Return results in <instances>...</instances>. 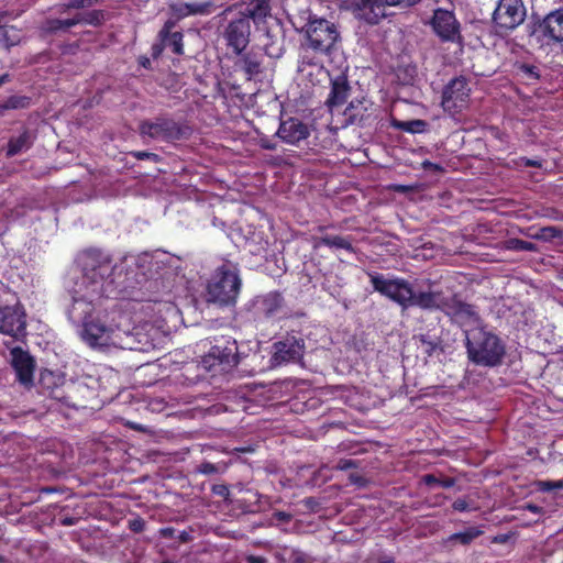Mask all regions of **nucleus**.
Instances as JSON below:
<instances>
[{
  "label": "nucleus",
  "mask_w": 563,
  "mask_h": 563,
  "mask_svg": "<svg viewBox=\"0 0 563 563\" xmlns=\"http://www.w3.org/2000/svg\"><path fill=\"white\" fill-rule=\"evenodd\" d=\"M238 66L245 73L247 79H252L262 71L261 60L252 54L244 55L239 62Z\"/></svg>",
  "instance_id": "28"
},
{
  "label": "nucleus",
  "mask_w": 563,
  "mask_h": 563,
  "mask_svg": "<svg viewBox=\"0 0 563 563\" xmlns=\"http://www.w3.org/2000/svg\"><path fill=\"white\" fill-rule=\"evenodd\" d=\"M170 10L176 20H181L187 16H190L189 13V4L185 2L170 4Z\"/></svg>",
  "instance_id": "35"
},
{
  "label": "nucleus",
  "mask_w": 563,
  "mask_h": 563,
  "mask_svg": "<svg viewBox=\"0 0 563 563\" xmlns=\"http://www.w3.org/2000/svg\"><path fill=\"white\" fill-rule=\"evenodd\" d=\"M525 69L527 70V73H529L532 77L537 78V74L533 71V68L532 67H525Z\"/></svg>",
  "instance_id": "52"
},
{
  "label": "nucleus",
  "mask_w": 563,
  "mask_h": 563,
  "mask_svg": "<svg viewBox=\"0 0 563 563\" xmlns=\"http://www.w3.org/2000/svg\"><path fill=\"white\" fill-rule=\"evenodd\" d=\"M261 146L266 150H275V144L268 140H261Z\"/></svg>",
  "instance_id": "44"
},
{
  "label": "nucleus",
  "mask_w": 563,
  "mask_h": 563,
  "mask_svg": "<svg viewBox=\"0 0 563 563\" xmlns=\"http://www.w3.org/2000/svg\"><path fill=\"white\" fill-rule=\"evenodd\" d=\"M466 347L470 360L484 366L497 365L505 353L500 340L482 329L466 331Z\"/></svg>",
  "instance_id": "3"
},
{
  "label": "nucleus",
  "mask_w": 563,
  "mask_h": 563,
  "mask_svg": "<svg viewBox=\"0 0 563 563\" xmlns=\"http://www.w3.org/2000/svg\"><path fill=\"white\" fill-rule=\"evenodd\" d=\"M303 29L309 46L319 52H325L332 47L339 36L334 24L316 16L311 18Z\"/></svg>",
  "instance_id": "8"
},
{
  "label": "nucleus",
  "mask_w": 563,
  "mask_h": 563,
  "mask_svg": "<svg viewBox=\"0 0 563 563\" xmlns=\"http://www.w3.org/2000/svg\"><path fill=\"white\" fill-rule=\"evenodd\" d=\"M247 562L249 563H266V560L264 558H261V556L251 555V556L247 558Z\"/></svg>",
  "instance_id": "46"
},
{
  "label": "nucleus",
  "mask_w": 563,
  "mask_h": 563,
  "mask_svg": "<svg viewBox=\"0 0 563 563\" xmlns=\"http://www.w3.org/2000/svg\"><path fill=\"white\" fill-rule=\"evenodd\" d=\"M540 31L552 41L563 42V9L547 14L540 24Z\"/></svg>",
  "instance_id": "23"
},
{
  "label": "nucleus",
  "mask_w": 563,
  "mask_h": 563,
  "mask_svg": "<svg viewBox=\"0 0 563 563\" xmlns=\"http://www.w3.org/2000/svg\"><path fill=\"white\" fill-rule=\"evenodd\" d=\"M409 124L410 128H408L407 130L410 132H420L426 125V123L421 120L411 121Z\"/></svg>",
  "instance_id": "41"
},
{
  "label": "nucleus",
  "mask_w": 563,
  "mask_h": 563,
  "mask_svg": "<svg viewBox=\"0 0 563 563\" xmlns=\"http://www.w3.org/2000/svg\"><path fill=\"white\" fill-rule=\"evenodd\" d=\"M273 362L280 365L289 362H298L303 355L305 344L301 339L288 336L283 341L274 344Z\"/></svg>",
  "instance_id": "16"
},
{
  "label": "nucleus",
  "mask_w": 563,
  "mask_h": 563,
  "mask_svg": "<svg viewBox=\"0 0 563 563\" xmlns=\"http://www.w3.org/2000/svg\"><path fill=\"white\" fill-rule=\"evenodd\" d=\"M235 11L245 15L249 21L253 20L254 23L258 24L271 13L269 0H251L245 7L232 5L227 8L222 15L228 16Z\"/></svg>",
  "instance_id": "18"
},
{
  "label": "nucleus",
  "mask_w": 563,
  "mask_h": 563,
  "mask_svg": "<svg viewBox=\"0 0 563 563\" xmlns=\"http://www.w3.org/2000/svg\"><path fill=\"white\" fill-rule=\"evenodd\" d=\"M537 487L541 492L553 490V481H539L537 482Z\"/></svg>",
  "instance_id": "39"
},
{
  "label": "nucleus",
  "mask_w": 563,
  "mask_h": 563,
  "mask_svg": "<svg viewBox=\"0 0 563 563\" xmlns=\"http://www.w3.org/2000/svg\"><path fill=\"white\" fill-rule=\"evenodd\" d=\"M33 144V136L29 131H23L20 135L11 137L8 143L7 156L12 157L26 152Z\"/></svg>",
  "instance_id": "26"
},
{
  "label": "nucleus",
  "mask_w": 563,
  "mask_h": 563,
  "mask_svg": "<svg viewBox=\"0 0 563 563\" xmlns=\"http://www.w3.org/2000/svg\"><path fill=\"white\" fill-rule=\"evenodd\" d=\"M482 531L477 528H470L466 531L454 533L451 536V540H455L461 542L462 544H467L472 542L474 539L479 537Z\"/></svg>",
  "instance_id": "33"
},
{
  "label": "nucleus",
  "mask_w": 563,
  "mask_h": 563,
  "mask_svg": "<svg viewBox=\"0 0 563 563\" xmlns=\"http://www.w3.org/2000/svg\"><path fill=\"white\" fill-rule=\"evenodd\" d=\"M422 165L426 168H432L434 170H441V167L438 164H433V163L428 162V161H426Z\"/></svg>",
  "instance_id": "47"
},
{
  "label": "nucleus",
  "mask_w": 563,
  "mask_h": 563,
  "mask_svg": "<svg viewBox=\"0 0 563 563\" xmlns=\"http://www.w3.org/2000/svg\"><path fill=\"white\" fill-rule=\"evenodd\" d=\"M128 317L118 310L97 311L93 318L84 323L79 331L81 340L91 347H119L130 345L121 340L124 321Z\"/></svg>",
  "instance_id": "2"
},
{
  "label": "nucleus",
  "mask_w": 563,
  "mask_h": 563,
  "mask_svg": "<svg viewBox=\"0 0 563 563\" xmlns=\"http://www.w3.org/2000/svg\"><path fill=\"white\" fill-rule=\"evenodd\" d=\"M0 29H2V26L0 25Z\"/></svg>",
  "instance_id": "57"
},
{
  "label": "nucleus",
  "mask_w": 563,
  "mask_h": 563,
  "mask_svg": "<svg viewBox=\"0 0 563 563\" xmlns=\"http://www.w3.org/2000/svg\"><path fill=\"white\" fill-rule=\"evenodd\" d=\"M188 4L190 15H208L213 11V3L211 1L190 2Z\"/></svg>",
  "instance_id": "32"
},
{
  "label": "nucleus",
  "mask_w": 563,
  "mask_h": 563,
  "mask_svg": "<svg viewBox=\"0 0 563 563\" xmlns=\"http://www.w3.org/2000/svg\"><path fill=\"white\" fill-rule=\"evenodd\" d=\"M12 366L16 373L18 379L23 385H29L33 380L34 361L20 347L11 351Z\"/></svg>",
  "instance_id": "20"
},
{
  "label": "nucleus",
  "mask_w": 563,
  "mask_h": 563,
  "mask_svg": "<svg viewBox=\"0 0 563 563\" xmlns=\"http://www.w3.org/2000/svg\"><path fill=\"white\" fill-rule=\"evenodd\" d=\"M238 345L235 341L221 340L203 356L201 364L208 372H229L238 364Z\"/></svg>",
  "instance_id": "6"
},
{
  "label": "nucleus",
  "mask_w": 563,
  "mask_h": 563,
  "mask_svg": "<svg viewBox=\"0 0 563 563\" xmlns=\"http://www.w3.org/2000/svg\"><path fill=\"white\" fill-rule=\"evenodd\" d=\"M526 166H541L540 162L532 159H522Z\"/></svg>",
  "instance_id": "48"
},
{
  "label": "nucleus",
  "mask_w": 563,
  "mask_h": 563,
  "mask_svg": "<svg viewBox=\"0 0 563 563\" xmlns=\"http://www.w3.org/2000/svg\"><path fill=\"white\" fill-rule=\"evenodd\" d=\"M435 34L446 42H459L461 40L460 24L453 12L438 9L433 13L431 21Z\"/></svg>",
  "instance_id": "14"
},
{
  "label": "nucleus",
  "mask_w": 563,
  "mask_h": 563,
  "mask_svg": "<svg viewBox=\"0 0 563 563\" xmlns=\"http://www.w3.org/2000/svg\"><path fill=\"white\" fill-rule=\"evenodd\" d=\"M162 41L166 46H170L175 54L180 55L184 53L183 34L180 32L168 34L162 37Z\"/></svg>",
  "instance_id": "31"
},
{
  "label": "nucleus",
  "mask_w": 563,
  "mask_h": 563,
  "mask_svg": "<svg viewBox=\"0 0 563 563\" xmlns=\"http://www.w3.org/2000/svg\"><path fill=\"white\" fill-rule=\"evenodd\" d=\"M525 509L533 512V514H543V509L537 505H533V504H527L523 506Z\"/></svg>",
  "instance_id": "43"
},
{
  "label": "nucleus",
  "mask_w": 563,
  "mask_h": 563,
  "mask_svg": "<svg viewBox=\"0 0 563 563\" xmlns=\"http://www.w3.org/2000/svg\"><path fill=\"white\" fill-rule=\"evenodd\" d=\"M369 279L375 291L397 302L405 309L412 307L415 291L407 280L383 274H369Z\"/></svg>",
  "instance_id": "5"
},
{
  "label": "nucleus",
  "mask_w": 563,
  "mask_h": 563,
  "mask_svg": "<svg viewBox=\"0 0 563 563\" xmlns=\"http://www.w3.org/2000/svg\"><path fill=\"white\" fill-rule=\"evenodd\" d=\"M553 489H563V479L553 481Z\"/></svg>",
  "instance_id": "49"
},
{
  "label": "nucleus",
  "mask_w": 563,
  "mask_h": 563,
  "mask_svg": "<svg viewBox=\"0 0 563 563\" xmlns=\"http://www.w3.org/2000/svg\"><path fill=\"white\" fill-rule=\"evenodd\" d=\"M283 298L278 294H268L260 301V309L266 317H273L282 308Z\"/></svg>",
  "instance_id": "29"
},
{
  "label": "nucleus",
  "mask_w": 563,
  "mask_h": 563,
  "mask_svg": "<svg viewBox=\"0 0 563 563\" xmlns=\"http://www.w3.org/2000/svg\"><path fill=\"white\" fill-rule=\"evenodd\" d=\"M98 13H76L73 18L69 19H56L51 21L49 27L52 30H66L79 23H97L98 22Z\"/></svg>",
  "instance_id": "25"
},
{
  "label": "nucleus",
  "mask_w": 563,
  "mask_h": 563,
  "mask_svg": "<svg viewBox=\"0 0 563 563\" xmlns=\"http://www.w3.org/2000/svg\"><path fill=\"white\" fill-rule=\"evenodd\" d=\"M350 87L344 77H338L332 80L331 91L325 101L330 112L334 114L335 110L340 108L349 96Z\"/></svg>",
  "instance_id": "24"
},
{
  "label": "nucleus",
  "mask_w": 563,
  "mask_h": 563,
  "mask_svg": "<svg viewBox=\"0 0 563 563\" xmlns=\"http://www.w3.org/2000/svg\"><path fill=\"white\" fill-rule=\"evenodd\" d=\"M223 35L227 45L231 47L235 54H241L250 42L251 24L249 19L236 11L235 16L229 21Z\"/></svg>",
  "instance_id": "10"
},
{
  "label": "nucleus",
  "mask_w": 563,
  "mask_h": 563,
  "mask_svg": "<svg viewBox=\"0 0 563 563\" xmlns=\"http://www.w3.org/2000/svg\"><path fill=\"white\" fill-rule=\"evenodd\" d=\"M30 104V98L26 96H11L5 101L0 103V117L7 110L24 109Z\"/></svg>",
  "instance_id": "30"
},
{
  "label": "nucleus",
  "mask_w": 563,
  "mask_h": 563,
  "mask_svg": "<svg viewBox=\"0 0 563 563\" xmlns=\"http://www.w3.org/2000/svg\"><path fill=\"white\" fill-rule=\"evenodd\" d=\"M140 129L142 134L163 141L179 140L184 135L183 128L170 119L143 122Z\"/></svg>",
  "instance_id": "15"
},
{
  "label": "nucleus",
  "mask_w": 563,
  "mask_h": 563,
  "mask_svg": "<svg viewBox=\"0 0 563 563\" xmlns=\"http://www.w3.org/2000/svg\"><path fill=\"white\" fill-rule=\"evenodd\" d=\"M131 260L135 261V264L140 269H142L143 275L151 274V268L147 265H152L153 256L148 253H144L137 257L131 256Z\"/></svg>",
  "instance_id": "34"
},
{
  "label": "nucleus",
  "mask_w": 563,
  "mask_h": 563,
  "mask_svg": "<svg viewBox=\"0 0 563 563\" xmlns=\"http://www.w3.org/2000/svg\"><path fill=\"white\" fill-rule=\"evenodd\" d=\"M152 329V325L146 323L130 331L128 320L124 321L121 340H128L131 345H120L119 349L148 352L155 346L154 338L150 334Z\"/></svg>",
  "instance_id": "13"
},
{
  "label": "nucleus",
  "mask_w": 563,
  "mask_h": 563,
  "mask_svg": "<svg viewBox=\"0 0 563 563\" xmlns=\"http://www.w3.org/2000/svg\"><path fill=\"white\" fill-rule=\"evenodd\" d=\"M278 516H279L280 519H288L289 518V516L284 514V512H280Z\"/></svg>",
  "instance_id": "54"
},
{
  "label": "nucleus",
  "mask_w": 563,
  "mask_h": 563,
  "mask_svg": "<svg viewBox=\"0 0 563 563\" xmlns=\"http://www.w3.org/2000/svg\"><path fill=\"white\" fill-rule=\"evenodd\" d=\"M450 299L451 296H446L438 290L415 292L412 307L417 306L424 310H441L445 313Z\"/></svg>",
  "instance_id": "19"
},
{
  "label": "nucleus",
  "mask_w": 563,
  "mask_h": 563,
  "mask_svg": "<svg viewBox=\"0 0 563 563\" xmlns=\"http://www.w3.org/2000/svg\"><path fill=\"white\" fill-rule=\"evenodd\" d=\"M0 563H3V558L2 556H0Z\"/></svg>",
  "instance_id": "56"
},
{
  "label": "nucleus",
  "mask_w": 563,
  "mask_h": 563,
  "mask_svg": "<svg viewBox=\"0 0 563 563\" xmlns=\"http://www.w3.org/2000/svg\"><path fill=\"white\" fill-rule=\"evenodd\" d=\"M419 0H355L352 4L355 16L369 24H376L388 15L390 7H410Z\"/></svg>",
  "instance_id": "7"
},
{
  "label": "nucleus",
  "mask_w": 563,
  "mask_h": 563,
  "mask_svg": "<svg viewBox=\"0 0 563 563\" xmlns=\"http://www.w3.org/2000/svg\"><path fill=\"white\" fill-rule=\"evenodd\" d=\"M322 245L329 246L330 249L353 251L351 240L340 235H325L314 240L313 246L316 249Z\"/></svg>",
  "instance_id": "27"
},
{
  "label": "nucleus",
  "mask_w": 563,
  "mask_h": 563,
  "mask_svg": "<svg viewBox=\"0 0 563 563\" xmlns=\"http://www.w3.org/2000/svg\"><path fill=\"white\" fill-rule=\"evenodd\" d=\"M525 18L526 8L521 0H499L493 14L495 24L504 30L516 29Z\"/></svg>",
  "instance_id": "9"
},
{
  "label": "nucleus",
  "mask_w": 563,
  "mask_h": 563,
  "mask_svg": "<svg viewBox=\"0 0 563 563\" xmlns=\"http://www.w3.org/2000/svg\"><path fill=\"white\" fill-rule=\"evenodd\" d=\"M25 328V312L20 305L0 308L1 333L19 339L24 336Z\"/></svg>",
  "instance_id": "12"
},
{
  "label": "nucleus",
  "mask_w": 563,
  "mask_h": 563,
  "mask_svg": "<svg viewBox=\"0 0 563 563\" xmlns=\"http://www.w3.org/2000/svg\"><path fill=\"white\" fill-rule=\"evenodd\" d=\"M508 247L516 251H536V245L531 242L512 239L508 242Z\"/></svg>",
  "instance_id": "36"
},
{
  "label": "nucleus",
  "mask_w": 563,
  "mask_h": 563,
  "mask_svg": "<svg viewBox=\"0 0 563 563\" xmlns=\"http://www.w3.org/2000/svg\"><path fill=\"white\" fill-rule=\"evenodd\" d=\"M276 134L285 143L295 145L301 140H305L308 136L309 131L307 125L301 121L290 118L280 123Z\"/></svg>",
  "instance_id": "21"
},
{
  "label": "nucleus",
  "mask_w": 563,
  "mask_h": 563,
  "mask_svg": "<svg viewBox=\"0 0 563 563\" xmlns=\"http://www.w3.org/2000/svg\"><path fill=\"white\" fill-rule=\"evenodd\" d=\"M95 0H70L68 8H86L91 7Z\"/></svg>",
  "instance_id": "38"
},
{
  "label": "nucleus",
  "mask_w": 563,
  "mask_h": 563,
  "mask_svg": "<svg viewBox=\"0 0 563 563\" xmlns=\"http://www.w3.org/2000/svg\"><path fill=\"white\" fill-rule=\"evenodd\" d=\"M379 563H393V561H383V562H379Z\"/></svg>",
  "instance_id": "55"
},
{
  "label": "nucleus",
  "mask_w": 563,
  "mask_h": 563,
  "mask_svg": "<svg viewBox=\"0 0 563 563\" xmlns=\"http://www.w3.org/2000/svg\"><path fill=\"white\" fill-rule=\"evenodd\" d=\"M174 26H175V21H173V20H168V21L165 23L164 27L161 30V32H159V36H161V37H165V36H167L168 34H172V30H173V27H174Z\"/></svg>",
  "instance_id": "40"
},
{
  "label": "nucleus",
  "mask_w": 563,
  "mask_h": 563,
  "mask_svg": "<svg viewBox=\"0 0 563 563\" xmlns=\"http://www.w3.org/2000/svg\"><path fill=\"white\" fill-rule=\"evenodd\" d=\"M9 80V76L8 75H2L0 76V87L7 82Z\"/></svg>",
  "instance_id": "51"
},
{
  "label": "nucleus",
  "mask_w": 563,
  "mask_h": 563,
  "mask_svg": "<svg viewBox=\"0 0 563 563\" xmlns=\"http://www.w3.org/2000/svg\"><path fill=\"white\" fill-rule=\"evenodd\" d=\"M81 265L80 280L76 282L71 290V305L67 310L68 319L77 325L84 327L95 317L96 301L110 294L113 280L110 278L114 272L108 254L89 250L79 257Z\"/></svg>",
  "instance_id": "1"
},
{
  "label": "nucleus",
  "mask_w": 563,
  "mask_h": 563,
  "mask_svg": "<svg viewBox=\"0 0 563 563\" xmlns=\"http://www.w3.org/2000/svg\"><path fill=\"white\" fill-rule=\"evenodd\" d=\"M453 508L457 511H465L468 509V505H467L466 500H464V499H456L453 503Z\"/></svg>",
  "instance_id": "42"
},
{
  "label": "nucleus",
  "mask_w": 563,
  "mask_h": 563,
  "mask_svg": "<svg viewBox=\"0 0 563 563\" xmlns=\"http://www.w3.org/2000/svg\"><path fill=\"white\" fill-rule=\"evenodd\" d=\"M424 481L427 484H433V483H438L437 478L432 475H427L424 476Z\"/></svg>",
  "instance_id": "50"
},
{
  "label": "nucleus",
  "mask_w": 563,
  "mask_h": 563,
  "mask_svg": "<svg viewBox=\"0 0 563 563\" xmlns=\"http://www.w3.org/2000/svg\"><path fill=\"white\" fill-rule=\"evenodd\" d=\"M354 466V463L351 460H344L339 463V467L341 470H346Z\"/></svg>",
  "instance_id": "45"
},
{
  "label": "nucleus",
  "mask_w": 563,
  "mask_h": 563,
  "mask_svg": "<svg viewBox=\"0 0 563 563\" xmlns=\"http://www.w3.org/2000/svg\"><path fill=\"white\" fill-rule=\"evenodd\" d=\"M470 87L465 78L453 79L444 89L442 95V107L450 114L461 112L467 107Z\"/></svg>",
  "instance_id": "11"
},
{
  "label": "nucleus",
  "mask_w": 563,
  "mask_h": 563,
  "mask_svg": "<svg viewBox=\"0 0 563 563\" xmlns=\"http://www.w3.org/2000/svg\"><path fill=\"white\" fill-rule=\"evenodd\" d=\"M445 314L463 327L478 323V314L474 307L461 301L456 296H451Z\"/></svg>",
  "instance_id": "17"
},
{
  "label": "nucleus",
  "mask_w": 563,
  "mask_h": 563,
  "mask_svg": "<svg viewBox=\"0 0 563 563\" xmlns=\"http://www.w3.org/2000/svg\"><path fill=\"white\" fill-rule=\"evenodd\" d=\"M441 485L444 487H451L453 485V482L451 479H448L442 482Z\"/></svg>",
  "instance_id": "53"
},
{
  "label": "nucleus",
  "mask_w": 563,
  "mask_h": 563,
  "mask_svg": "<svg viewBox=\"0 0 563 563\" xmlns=\"http://www.w3.org/2000/svg\"><path fill=\"white\" fill-rule=\"evenodd\" d=\"M372 107V102L364 98L352 100L342 113V125L362 124L371 117Z\"/></svg>",
  "instance_id": "22"
},
{
  "label": "nucleus",
  "mask_w": 563,
  "mask_h": 563,
  "mask_svg": "<svg viewBox=\"0 0 563 563\" xmlns=\"http://www.w3.org/2000/svg\"><path fill=\"white\" fill-rule=\"evenodd\" d=\"M240 289V279L236 273L225 266L213 274L208 284V300L219 305H230L236 299Z\"/></svg>",
  "instance_id": "4"
},
{
  "label": "nucleus",
  "mask_w": 563,
  "mask_h": 563,
  "mask_svg": "<svg viewBox=\"0 0 563 563\" xmlns=\"http://www.w3.org/2000/svg\"><path fill=\"white\" fill-rule=\"evenodd\" d=\"M558 235V230L553 227H548L541 229L540 233L536 235V238L543 240H551Z\"/></svg>",
  "instance_id": "37"
}]
</instances>
